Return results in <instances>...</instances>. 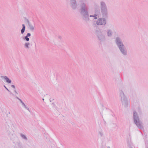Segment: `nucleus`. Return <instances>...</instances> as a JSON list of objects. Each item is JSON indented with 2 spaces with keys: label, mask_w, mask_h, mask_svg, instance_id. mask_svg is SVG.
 <instances>
[{
  "label": "nucleus",
  "mask_w": 148,
  "mask_h": 148,
  "mask_svg": "<svg viewBox=\"0 0 148 148\" xmlns=\"http://www.w3.org/2000/svg\"><path fill=\"white\" fill-rule=\"evenodd\" d=\"M70 0L71 7L73 9H76L77 6L76 0ZM79 5L80 13L83 19L86 22L89 21L88 7L87 0H79Z\"/></svg>",
  "instance_id": "nucleus-1"
},
{
  "label": "nucleus",
  "mask_w": 148,
  "mask_h": 148,
  "mask_svg": "<svg viewBox=\"0 0 148 148\" xmlns=\"http://www.w3.org/2000/svg\"><path fill=\"white\" fill-rule=\"evenodd\" d=\"M115 42L121 53L124 56H126L127 50L121 38L119 37H116L115 39Z\"/></svg>",
  "instance_id": "nucleus-2"
},
{
  "label": "nucleus",
  "mask_w": 148,
  "mask_h": 148,
  "mask_svg": "<svg viewBox=\"0 0 148 148\" xmlns=\"http://www.w3.org/2000/svg\"><path fill=\"white\" fill-rule=\"evenodd\" d=\"M133 119L134 123L136 125L138 129L141 130L143 129L144 127L143 123L140 120L137 113L135 111H134L133 112Z\"/></svg>",
  "instance_id": "nucleus-3"
},
{
  "label": "nucleus",
  "mask_w": 148,
  "mask_h": 148,
  "mask_svg": "<svg viewBox=\"0 0 148 148\" xmlns=\"http://www.w3.org/2000/svg\"><path fill=\"white\" fill-rule=\"evenodd\" d=\"M100 10L103 16L106 18L108 16V10L107 6L106 3L101 1L100 2Z\"/></svg>",
  "instance_id": "nucleus-4"
},
{
  "label": "nucleus",
  "mask_w": 148,
  "mask_h": 148,
  "mask_svg": "<svg viewBox=\"0 0 148 148\" xmlns=\"http://www.w3.org/2000/svg\"><path fill=\"white\" fill-rule=\"evenodd\" d=\"M120 94L121 98L122 104L124 105L125 107H127L128 105V103L124 92L122 90L120 91Z\"/></svg>",
  "instance_id": "nucleus-5"
},
{
  "label": "nucleus",
  "mask_w": 148,
  "mask_h": 148,
  "mask_svg": "<svg viewBox=\"0 0 148 148\" xmlns=\"http://www.w3.org/2000/svg\"><path fill=\"white\" fill-rule=\"evenodd\" d=\"M96 33L98 39L100 42L104 41L106 40L105 36L99 30H96Z\"/></svg>",
  "instance_id": "nucleus-6"
},
{
  "label": "nucleus",
  "mask_w": 148,
  "mask_h": 148,
  "mask_svg": "<svg viewBox=\"0 0 148 148\" xmlns=\"http://www.w3.org/2000/svg\"><path fill=\"white\" fill-rule=\"evenodd\" d=\"M96 24L98 25H105L107 23L106 19L104 18H100L97 21Z\"/></svg>",
  "instance_id": "nucleus-7"
},
{
  "label": "nucleus",
  "mask_w": 148,
  "mask_h": 148,
  "mask_svg": "<svg viewBox=\"0 0 148 148\" xmlns=\"http://www.w3.org/2000/svg\"><path fill=\"white\" fill-rule=\"evenodd\" d=\"M1 77L2 79H5L6 82L8 84H10L11 82V80L7 76H1Z\"/></svg>",
  "instance_id": "nucleus-8"
},
{
  "label": "nucleus",
  "mask_w": 148,
  "mask_h": 148,
  "mask_svg": "<svg viewBox=\"0 0 148 148\" xmlns=\"http://www.w3.org/2000/svg\"><path fill=\"white\" fill-rule=\"evenodd\" d=\"M31 36V34L30 33H28L25 36H24L23 38V39L24 40H26L27 42H28L29 40V38L28 37L30 36Z\"/></svg>",
  "instance_id": "nucleus-9"
},
{
  "label": "nucleus",
  "mask_w": 148,
  "mask_h": 148,
  "mask_svg": "<svg viewBox=\"0 0 148 148\" xmlns=\"http://www.w3.org/2000/svg\"><path fill=\"white\" fill-rule=\"evenodd\" d=\"M107 36L108 37H111L112 35V31L111 29H108L107 30Z\"/></svg>",
  "instance_id": "nucleus-10"
},
{
  "label": "nucleus",
  "mask_w": 148,
  "mask_h": 148,
  "mask_svg": "<svg viewBox=\"0 0 148 148\" xmlns=\"http://www.w3.org/2000/svg\"><path fill=\"white\" fill-rule=\"evenodd\" d=\"M22 29L21 30V34H23L24 32L25 29V26L24 24H23L22 25Z\"/></svg>",
  "instance_id": "nucleus-11"
},
{
  "label": "nucleus",
  "mask_w": 148,
  "mask_h": 148,
  "mask_svg": "<svg viewBox=\"0 0 148 148\" xmlns=\"http://www.w3.org/2000/svg\"><path fill=\"white\" fill-rule=\"evenodd\" d=\"M29 29L31 31H33L34 29V26L31 23L28 24Z\"/></svg>",
  "instance_id": "nucleus-12"
},
{
  "label": "nucleus",
  "mask_w": 148,
  "mask_h": 148,
  "mask_svg": "<svg viewBox=\"0 0 148 148\" xmlns=\"http://www.w3.org/2000/svg\"><path fill=\"white\" fill-rule=\"evenodd\" d=\"M30 43L28 42H26L24 45V47L27 49H29V45H30Z\"/></svg>",
  "instance_id": "nucleus-13"
},
{
  "label": "nucleus",
  "mask_w": 148,
  "mask_h": 148,
  "mask_svg": "<svg viewBox=\"0 0 148 148\" xmlns=\"http://www.w3.org/2000/svg\"><path fill=\"white\" fill-rule=\"evenodd\" d=\"M20 135L22 138L26 140H27V138L25 135L22 134H21Z\"/></svg>",
  "instance_id": "nucleus-14"
},
{
  "label": "nucleus",
  "mask_w": 148,
  "mask_h": 148,
  "mask_svg": "<svg viewBox=\"0 0 148 148\" xmlns=\"http://www.w3.org/2000/svg\"><path fill=\"white\" fill-rule=\"evenodd\" d=\"M22 104L25 109H27L29 112H30V111L29 109V108L26 106L25 104V103H23Z\"/></svg>",
  "instance_id": "nucleus-15"
},
{
  "label": "nucleus",
  "mask_w": 148,
  "mask_h": 148,
  "mask_svg": "<svg viewBox=\"0 0 148 148\" xmlns=\"http://www.w3.org/2000/svg\"><path fill=\"white\" fill-rule=\"evenodd\" d=\"M100 13V11L99 9H96L95 10V14H97V16Z\"/></svg>",
  "instance_id": "nucleus-16"
},
{
  "label": "nucleus",
  "mask_w": 148,
  "mask_h": 148,
  "mask_svg": "<svg viewBox=\"0 0 148 148\" xmlns=\"http://www.w3.org/2000/svg\"><path fill=\"white\" fill-rule=\"evenodd\" d=\"M97 14H95L92 15H90L89 16L90 17H94L95 19H96L97 18Z\"/></svg>",
  "instance_id": "nucleus-17"
},
{
  "label": "nucleus",
  "mask_w": 148,
  "mask_h": 148,
  "mask_svg": "<svg viewBox=\"0 0 148 148\" xmlns=\"http://www.w3.org/2000/svg\"><path fill=\"white\" fill-rule=\"evenodd\" d=\"M24 19H25V21L27 22V23L28 25L31 23L28 20V19L26 18L25 17L24 18Z\"/></svg>",
  "instance_id": "nucleus-18"
},
{
  "label": "nucleus",
  "mask_w": 148,
  "mask_h": 148,
  "mask_svg": "<svg viewBox=\"0 0 148 148\" xmlns=\"http://www.w3.org/2000/svg\"><path fill=\"white\" fill-rule=\"evenodd\" d=\"M99 134L100 135V136L102 137L103 136V134L101 132H99Z\"/></svg>",
  "instance_id": "nucleus-19"
},
{
  "label": "nucleus",
  "mask_w": 148,
  "mask_h": 148,
  "mask_svg": "<svg viewBox=\"0 0 148 148\" xmlns=\"http://www.w3.org/2000/svg\"><path fill=\"white\" fill-rule=\"evenodd\" d=\"M3 86L4 88L6 89V90L8 91V92H10V90L6 87V86L5 85H4Z\"/></svg>",
  "instance_id": "nucleus-20"
},
{
  "label": "nucleus",
  "mask_w": 148,
  "mask_h": 148,
  "mask_svg": "<svg viewBox=\"0 0 148 148\" xmlns=\"http://www.w3.org/2000/svg\"><path fill=\"white\" fill-rule=\"evenodd\" d=\"M16 98L17 99H18L20 101H22V100L20 99L19 98H18V97L17 96H16Z\"/></svg>",
  "instance_id": "nucleus-21"
},
{
  "label": "nucleus",
  "mask_w": 148,
  "mask_h": 148,
  "mask_svg": "<svg viewBox=\"0 0 148 148\" xmlns=\"http://www.w3.org/2000/svg\"><path fill=\"white\" fill-rule=\"evenodd\" d=\"M11 87L13 88H14V89L15 88V86L14 85H11Z\"/></svg>",
  "instance_id": "nucleus-22"
},
{
  "label": "nucleus",
  "mask_w": 148,
  "mask_h": 148,
  "mask_svg": "<svg viewBox=\"0 0 148 148\" xmlns=\"http://www.w3.org/2000/svg\"><path fill=\"white\" fill-rule=\"evenodd\" d=\"M14 92L17 94H18V93L16 92V90L15 89L14 90Z\"/></svg>",
  "instance_id": "nucleus-23"
},
{
  "label": "nucleus",
  "mask_w": 148,
  "mask_h": 148,
  "mask_svg": "<svg viewBox=\"0 0 148 148\" xmlns=\"http://www.w3.org/2000/svg\"><path fill=\"white\" fill-rule=\"evenodd\" d=\"M20 102H21V103L22 104L23 103V101H22H22H21Z\"/></svg>",
  "instance_id": "nucleus-24"
},
{
  "label": "nucleus",
  "mask_w": 148,
  "mask_h": 148,
  "mask_svg": "<svg viewBox=\"0 0 148 148\" xmlns=\"http://www.w3.org/2000/svg\"><path fill=\"white\" fill-rule=\"evenodd\" d=\"M20 102H21V103L22 104L23 103V101H22H22H21Z\"/></svg>",
  "instance_id": "nucleus-25"
},
{
  "label": "nucleus",
  "mask_w": 148,
  "mask_h": 148,
  "mask_svg": "<svg viewBox=\"0 0 148 148\" xmlns=\"http://www.w3.org/2000/svg\"><path fill=\"white\" fill-rule=\"evenodd\" d=\"M58 38H59L60 39L61 38V37L60 36H59Z\"/></svg>",
  "instance_id": "nucleus-26"
},
{
  "label": "nucleus",
  "mask_w": 148,
  "mask_h": 148,
  "mask_svg": "<svg viewBox=\"0 0 148 148\" xmlns=\"http://www.w3.org/2000/svg\"><path fill=\"white\" fill-rule=\"evenodd\" d=\"M49 100H50V102H51V99H50Z\"/></svg>",
  "instance_id": "nucleus-27"
},
{
  "label": "nucleus",
  "mask_w": 148,
  "mask_h": 148,
  "mask_svg": "<svg viewBox=\"0 0 148 148\" xmlns=\"http://www.w3.org/2000/svg\"><path fill=\"white\" fill-rule=\"evenodd\" d=\"M145 148H148V147H147V146Z\"/></svg>",
  "instance_id": "nucleus-28"
},
{
  "label": "nucleus",
  "mask_w": 148,
  "mask_h": 148,
  "mask_svg": "<svg viewBox=\"0 0 148 148\" xmlns=\"http://www.w3.org/2000/svg\"><path fill=\"white\" fill-rule=\"evenodd\" d=\"M107 148H110V147H108Z\"/></svg>",
  "instance_id": "nucleus-29"
},
{
  "label": "nucleus",
  "mask_w": 148,
  "mask_h": 148,
  "mask_svg": "<svg viewBox=\"0 0 148 148\" xmlns=\"http://www.w3.org/2000/svg\"><path fill=\"white\" fill-rule=\"evenodd\" d=\"M42 100L43 101L44 100V99L43 98L42 99Z\"/></svg>",
  "instance_id": "nucleus-30"
},
{
  "label": "nucleus",
  "mask_w": 148,
  "mask_h": 148,
  "mask_svg": "<svg viewBox=\"0 0 148 148\" xmlns=\"http://www.w3.org/2000/svg\"><path fill=\"white\" fill-rule=\"evenodd\" d=\"M52 104H54V103H52Z\"/></svg>",
  "instance_id": "nucleus-31"
},
{
  "label": "nucleus",
  "mask_w": 148,
  "mask_h": 148,
  "mask_svg": "<svg viewBox=\"0 0 148 148\" xmlns=\"http://www.w3.org/2000/svg\"><path fill=\"white\" fill-rule=\"evenodd\" d=\"M9 114H10V112H9Z\"/></svg>",
  "instance_id": "nucleus-32"
}]
</instances>
